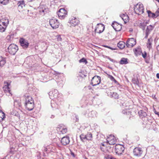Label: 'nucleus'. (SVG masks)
<instances>
[{
  "label": "nucleus",
  "instance_id": "8",
  "mask_svg": "<svg viewBox=\"0 0 159 159\" xmlns=\"http://www.w3.org/2000/svg\"><path fill=\"white\" fill-rule=\"evenodd\" d=\"M100 82V77L98 76L95 75L92 78L91 81V84L93 86H94L99 84Z\"/></svg>",
  "mask_w": 159,
  "mask_h": 159
},
{
  "label": "nucleus",
  "instance_id": "27",
  "mask_svg": "<svg viewBox=\"0 0 159 159\" xmlns=\"http://www.w3.org/2000/svg\"><path fill=\"white\" fill-rule=\"evenodd\" d=\"M117 46L120 49H123L125 46V43L124 42L120 41L117 44Z\"/></svg>",
  "mask_w": 159,
  "mask_h": 159
},
{
  "label": "nucleus",
  "instance_id": "20",
  "mask_svg": "<svg viewBox=\"0 0 159 159\" xmlns=\"http://www.w3.org/2000/svg\"><path fill=\"white\" fill-rule=\"evenodd\" d=\"M9 20L6 17H4L2 18L0 20V23L3 24V25H6L7 26L9 24Z\"/></svg>",
  "mask_w": 159,
  "mask_h": 159
},
{
  "label": "nucleus",
  "instance_id": "54",
  "mask_svg": "<svg viewBox=\"0 0 159 159\" xmlns=\"http://www.w3.org/2000/svg\"><path fill=\"white\" fill-rule=\"evenodd\" d=\"M157 50L158 51H159V45H158L157 46Z\"/></svg>",
  "mask_w": 159,
  "mask_h": 159
},
{
  "label": "nucleus",
  "instance_id": "41",
  "mask_svg": "<svg viewBox=\"0 0 159 159\" xmlns=\"http://www.w3.org/2000/svg\"><path fill=\"white\" fill-rule=\"evenodd\" d=\"M6 63V61L4 60H2L0 61V66H3Z\"/></svg>",
  "mask_w": 159,
  "mask_h": 159
},
{
  "label": "nucleus",
  "instance_id": "2",
  "mask_svg": "<svg viewBox=\"0 0 159 159\" xmlns=\"http://www.w3.org/2000/svg\"><path fill=\"white\" fill-rule=\"evenodd\" d=\"M135 12L138 15L143 14L144 12V8L143 4L138 3L134 7Z\"/></svg>",
  "mask_w": 159,
  "mask_h": 159
},
{
  "label": "nucleus",
  "instance_id": "50",
  "mask_svg": "<svg viewBox=\"0 0 159 159\" xmlns=\"http://www.w3.org/2000/svg\"><path fill=\"white\" fill-rule=\"evenodd\" d=\"M108 59L112 62H113L114 61V60L113 59H111L110 58H109Z\"/></svg>",
  "mask_w": 159,
  "mask_h": 159
},
{
  "label": "nucleus",
  "instance_id": "7",
  "mask_svg": "<svg viewBox=\"0 0 159 159\" xmlns=\"http://www.w3.org/2000/svg\"><path fill=\"white\" fill-rule=\"evenodd\" d=\"M124 147L120 144H116L115 146L116 153L118 155H121L124 150Z\"/></svg>",
  "mask_w": 159,
  "mask_h": 159
},
{
  "label": "nucleus",
  "instance_id": "11",
  "mask_svg": "<svg viewBox=\"0 0 159 159\" xmlns=\"http://www.w3.org/2000/svg\"><path fill=\"white\" fill-rule=\"evenodd\" d=\"M136 40L134 38L129 39L126 42V46L128 48H131L136 44Z\"/></svg>",
  "mask_w": 159,
  "mask_h": 159
},
{
  "label": "nucleus",
  "instance_id": "37",
  "mask_svg": "<svg viewBox=\"0 0 159 159\" xmlns=\"http://www.w3.org/2000/svg\"><path fill=\"white\" fill-rule=\"evenodd\" d=\"M9 1V0H0V2L2 4L5 5L8 3Z\"/></svg>",
  "mask_w": 159,
  "mask_h": 159
},
{
  "label": "nucleus",
  "instance_id": "60",
  "mask_svg": "<svg viewBox=\"0 0 159 159\" xmlns=\"http://www.w3.org/2000/svg\"><path fill=\"white\" fill-rule=\"evenodd\" d=\"M105 86H104V89L106 88V87H105Z\"/></svg>",
  "mask_w": 159,
  "mask_h": 159
},
{
  "label": "nucleus",
  "instance_id": "34",
  "mask_svg": "<svg viewBox=\"0 0 159 159\" xmlns=\"http://www.w3.org/2000/svg\"><path fill=\"white\" fill-rule=\"evenodd\" d=\"M132 82L134 84H138L139 81L137 78H133L132 80Z\"/></svg>",
  "mask_w": 159,
  "mask_h": 159
},
{
  "label": "nucleus",
  "instance_id": "28",
  "mask_svg": "<svg viewBox=\"0 0 159 159\" xmlns=\"http://www.w3.org/2000/svg\"><path fill=\"white\" fill-rule=\"evenodd\" d=\"M10 85V84L7 83V84H6L4 87L3 88L4 89V91L6 92H8L10 93V88H9V86Z\"/></svg>",
  "mask_w": 159,
  "mask_h": 159
},
{
  "label": "nucleus",
  "instance_id": "45",
  "mask_svg": "<svg viewBox=\"0 0 159 159\" xmlns=\"http://www.w3.org/2000/svg\"><path fill=\"white\" fill-rule=\"evenodd\" d=\"M155 14H156L157 17L159 15V8L158 9Z\"/></svg>",
  "mask_w": 159,
  "mask_h": 159
},
{
  "label": "nucleus",
  "instance_id": "22",
  "mask_svg": "<svg viewBox=\"0 0 159 159\" xmlns=\"http://www.w3.org/2000/svg\"><path fill=\"white\" fill-rule=\"evenodd\" d=\"M7 26L0 23V32H3L5 31Z\"/></svg>",
  "mask_w": 159,
  "mask_h": 159
},
{
  "label": "nucleus",
  "instance_id": "47",
  "mask_svg": "<svg viewBox=\"0 0 159 159\" xmlns=\"http://www.w3.org/2000/svg\"><path fill=\"white\" fill-rule=\"evenodd\" d=\"M57 39V40L58 41H61L62 40V39L60 36H58Z\"/></svg>",
  "mask_w": 159,
  "mask_h": 159
},
{
  "label": "nucleus",
  "instance_id": "23",
  "mask_svg": "<svg viewBox=\"0 0 159 159\" xmlns=\"http://www.w3.org/2000/svg\"><path fill=\"white\" fill-rule=\"evenodd\" d=\"M152 41L153 39L151 38H150L148 39L147 43V47L148 48L150 49L152 47Z\"/></svg>",
  "mask_w": 159,
  "mask_h": 159
},
{
  "label": "nucleus",
  "instance_id": "24",
  "mask_svg": "<svg viewBox=\"0 0 159 159\" xmlns=\"http://www.w3.org/2000/svg\"><path fill=\"white\" fill-rule=\"evenodd\" d=\"M128 59L125 58H122L120 60V64H126L128 63Z\"/></svg>",
  "mask_w": 159,
  "mask_h": 159
},
{
  "label": "nucleus",
  "instance_id": "55",
  "mask_svg": "<svg viewBox=\"0 0 159 159\" xmlns=\"http://www.w3.org/2000/svg\"><path fill=\"white\" fill-rule=\"evenodd\" d=\"M54 116L53 115H51V118H53L54 117Z\"/></svg>",
  "mask_w": 159,
  "mask_h": 159
},
{
  "label": "nucleus",
  "instance_id": "49",
  "mask_svg": "<svg viewBox=\"0 0 159 159\" xmlns=\"http://www.w3.org/2000/svg\"><path fill=\"white\" fill-rule=\"evenodd\" d=\"M39 11L40 12H45V9L44 10V9H42V10H40Z\"/></svg>",
  "mask_w": 159,
  "mask_h": 159
},
{
  "label": "nucleus",
  "instance_id": "40",
  "mask_svg": "<svg viewBox=\"0 0 159 159\" xmlns=\"http://www.w3.org/2000/svg\"><path fill=\"white\" fill-rule=\"evenodd\" d=\"M112 96L115 98H118V95L116 93H113L112 95Z\"/></svg>",
  "mask_w": 159,
  "mask_h": 159
},
{
  "label": "nucleus",
  "instance_id": "14",
  "mask_svg": "<svg viewBox=\"0 0 159 159\" xmlns=\"http://www.w3.org/2000/svg\"><path fill=\"white\" fill-rule=\"evenodd\" d=\"M63 100L62 98H60L59 99L56 98L55 101L56 103L51 102V106L53 108H58V105L61 104V102Z\"/></svg>",
  "mask_w": 159,
  "mask_h": 159
},
{
  "label": "nucleus",
  "instance_id": "59",
  "mask_svg": "<svg viewBox=\"0 0 159 159\" xmlns=\"http://www.w3.org/2000/svg\"><path fill=\"white\" fill-rule=\"evenodd\" d=\"M76 119L77 120H78V119H77V117H76Z\"/></svg>",
  "mask_w": 159,
  "mask_h": 159
},
{
  "label": "nucleus",
  "instance_id": "1",
  "mask_svg": "<svg viewBox=\"0 0 159 159\" xmlns=\"http://www.w3.org/2000/svg\"><path fill=\"white\" fill-rule=\"evenodd\" d=\"M25 106L29 111L33 110L34 107V101L32 98L28 95H25Z\"/></svg>",
  "mask_w": 159,
  "mask_h": 159
},
{
  "label": "nucleus",
  "instance_id": "6",
  "mask_svg": "<svg viewBox=\"0 0 159 159\" xmlns=\"http://www.w3.org/2000/svg\"><path fill=\"white\" fill-rule=\"evenodd\" d=\"M80 137L81 139L83 141H84L85 140H92L93 139L92 135L90 132L88 133L86 135H85L84 134H82L80 135Z\"/></svg>",
  "mask_w": 159,
  "mask_h": 159
},
{
  "label": "nucleus",
  "instance_id": "3",
  "mask_svg": "<svg viewBox=\"0 0 159 159\" xmlns=\"http://www.w3.org/2000/svg\"><path fill=\"white\" fill-rule=\"evenodd\" d=\"M58 92L57 90L54 89L52 91L49 93L48 94L51 99H53L54 98L59 99L60 98H62V95L61 94H58Z\"/></svg>",
  "mask_w": 159,
  "mask_h": 159
},
{
  "label": "nucleus",
  "instance_id": "51",
  "mask_svg": "<svg viewBox=\"0 0 159 159\" xmlns=\"http://www.w3.org/2000/svg\"><path fill=\"white\" fill-rule=\"evenodd\" d=\"M71 155L73 157H75V155L74 153L73 152H71Z\"/></svg>",
  "mask_w": 159,
  "mask_h": 159
},
{
  "label": "nucleus",
  "instance_id": "56",
  "mask_svg": "<svg viewBox=\"0 0 159 159\" xmlns=\"http://www.w3.org/2000/svg\"><path fill=\"white\" fill-rule=\"evenodd\" d=\"M110 159H116L114 157H110Z\"/></svg>",
  "mask_w": 159,
  "mask_h": 159
},
{
  "label": "nucleus",
  "instance_id": "9",
  "mask_svg": "<svg viewBox=\"0 0 159 159\" xmlns=\"http://www.w3.org/2000/svg\"><path fill=\"white\" fill-rule=\"evenodd\" d=\"M105 26L102 24H98L95 29V32L100 34L104 30Z\"/></svg>",
  "mask_w": 159,
  "mask_h": 159
},
{
  "label": "nucleus",
  "instance_id": "48",
  "mask_svg": "<svg viewBox=\"0 0 159 159\" xmlns=\"http://www.w3.org/2000/svg\"><path fill=\"white\" fill-rule=\"evenodd\" d=\"M105 46V47H107V48H110V49H112V50H114V49L112 48H111L110 47H109V46Z\"/></svg>",
  "mask_w": 159,
  "mask_h": 159
},
{
  "label": "nucleus",
  "instance_id": "39",
  "mask_svg": "<svg viewBox=\"0 0 159 159\" xmlns=\"http://www.w3.org/2000/svg\"><path fill=\"white\" fill-rule=\"evenodd\" d=\"M115 137L114 135H112V134H110L107 136V140H111L112 139H115Z\"/></svg>",
  "mask_w": 159,
  "mask_h": 159
},
{
  "label": "nucleus",
  "instance_id": "53",
  "mask_svg": "<svg viewBox=\"0 0 159 159\" xmlns=\"http://www.w3.org/2000/svg\"><path fill=\"white\" fill-rule=\"evenodd\" d=\"M155 113L156 114H157L159 116V112H157L156 111Z\"/></svg>",
  "mask_w": 159,
  "mask_h": 159
},
{
  "label": "nucleus",
  "instance_id": "4",
  "mask_svg": "<svg viewBox=\"0 0 159 159\" xmlns=\"http://www.w3.org/2000/svg\"><path fill=\"white\" fill-rule=\"evenodd\" d=\"M18 50V46L14 44H10L8 48V52L12 55H15Z\"/></svg>",
  "mask_w": 159,
  "mask_h": 159
},
{
  "label": "nucleus",
  "instance_id": "18",
  "mask_svg": "<svg viewBox=\"0 0 159 159\" xmlns=\"http://www.w3.org/2000/svg\"><path fill=\"white\" fill-rule=\"evenodd\" d=\"M58 130L62 134L66 133L67 131L66 128L63 125H60L57 127Z\"/></svg>",
  "mask_w": 159,
  "mask_h": 159
},
{
  "label": "nucleus",
  "instance_id": "13",
  "mask_svg": "<svg viewBox=\"0 0 159 159\" xmlns=\"http://www.w3.org/2000/svg\"><path fill=\"white\" fill-rule=\"evenodd\" d=\"M19 42L20 43V45L24 48H27L28 47L29 45V43L27 40L23 39L20 38L19 40Z\"/></svg>",
  "mask_w": 159,
  "mask_h": 159
},
{
  "label": "nucleus",
  "instance_id": "10",
  "mask_svg": "<svg viewBox=\"0 0 159 159\" xmlns=\"http://www.w3.org/2000/svg\"><path fill=\"white\" fill-rule=\"evenodd\" d=\"M67 12L64 8H61L57 12V15L59 18L61 19L64 18L66 15Z\"/></svg>",
  "mask_w": 159,
  "mask_h": 159
},
{
  "label": "nucleus",
  "instance_id": "15",
  "mask_svg": "<svg viewBox=\"0 0 159 159\" xmlns=\"http://www.w3.org/2000/svg\"><path fill=\"white\" fill-rule=\"evenodd\" d=\"M142 152L143 151L141 148L136 147L134 149L133 153L134 155L137 157H140L141 156Z\"/></svg>",
  "mask_w": 159,
  "mask_h": 159
},
{
  "label": "nucleus",
  "instance_id": "52",
  "mask_svg": "<svg viewBox=\"0 0 159 159\" xmlns=\"http://www.w3.org/2000/svg\"><path fill=\"white\" fill-rule=\"evenodd\" d=\"M156 76L157 78L159 79V73H157V74Z\"/></svg>",
  "mask_w": 159,
  "mask_h": 159
},
{
  "label": "nucleus",
  "instance_id": "17",
  "mask_svg": "<svg viewBox=\"0 0 159 159\" xmlns=\"http://www.w3.org/2000/svg\"><path fill=\"white\" fill-rule=\"evenodd\" d=\"M70 26H75L79 23V20L75 17H73L69 22Z\"/></svg>",
  "mask_w": 159,
  "mask_h": 159
},
{
  "label": "nucleus",
  "instance_id": "32",
  "mask_svg": "<svg viewBox=\"0 0 159 159\" xmlns=\"http://www.w3.org/2000/svg\"><path fill=\"white\" fill-rule=\"evenodd\" d=\"M107 142L110 145H114L116 142L115 139H112L111 140H107Z\"/></svg>",
  "mask_w": 159,
  "mask_h": 159
},
{
  "label": "nucleus",
  "instance_id": "30",
  "mask_svg": "<svg viewBox=\"0 0 159 159\" xmlns=\"http://www.w3.org/2000/svg\"><path fill=\"white\" fill-rule=\"evenodd\" d=\"M140 116L142 118L145 117L147 116L146 113L142 110H140L139 112Z\"/></svg>",
  "mask_w": 159,
  "mask_h": 159
},
{
  "label": "nucleus",
  "instance_id": "42",
  "mask_svg": "<svg viewBox=\"0 0 159 159\" xmlns=\"http://www.w3.org/2000/svg\"><path fill=\"white\" fill-rule=\"evenodd\" d=\"M142 56L143 58H145L147 56V52H144V53L142 52Z\"/></svg>",
  "mask_w": 159,
  "mask_h": 159
},
{
  "label": "nucleus",
  "instance_id": "25",
  "mask_svg": "<svg viewBox=\"0 0 159 159\" xmlns=\"http://www.w3.org/2000/svg\"><path fill=\"white\" fill-rule=\"evenodd\" d=\"M18 8L20 9H22L23 7H25L24 2L23 1H19L17 3Z\"/></svg>",
  "mask_w": 159,
  "mask_h": 159
},
{
  "label": "nucleus",
  "instance_id": "46",
  "mask_svg": "<svg viewBox=\"0 0 159 159\" xmlns=\"http://www.w3.org/2000/svg\"><path fill=\"white\" fill-rule=\"evenodd\" d=\"M149 34H150V33H149L148 32H145L146 36H145V38L147 39V38L148 37V35Z\"/></svg>",
  "mask_w": 159,
  "mask_h": 159
},
{
  "label": "nucleus",
  "instance_id": "35",
  "mask_svg": "<svg viewBox=\"0 0 159 159\" xmlns=\"http://www.w3.org/2000/svg\"><path fill=\"white\" fill-rule=\"evenodd\" d=\"M109 78L111 81H114L115 83H118L117 81L115 79L114 77L111 75H109L108 76Z\"/></svg>",
  "mask_w": 159,
  "mask_h": 159
},
{
  "label": "nucleus",
  "instance_id": "57",
  "mask_svg": "<svg viewBox=\"0 0 159 159\" xmlns=\"http://www.w3.org/2000/svg\"><path fill=\"white\" fill-rule=\"evenodd\" d=\"M91 113H95V112H94V111H92L91 112Z\"/></svg>",
  "mask_w": 159,
  "mask_h": 159
},
{
  "label": "nucleus",
  "instance_id": "31",
  "mask_svg": "<svg viewBox=\"0 0 159 159\" xmlns=\"http://www.w3.org/2000/svg\"><path fill=\"white\" fill-rule=\"evenodd\" d=\"M153 28L154 26L152 25H149L147 26L146 32L150 33V32L153 30Z\"/></svg>",
  "mask_w": 159,
  "mask_h": 159
},
{
  "label": "nucleus",
  "instance_id": "26",
  "mask_svg": "<svg viewBox=\"0 0 159 159\" xmlns=\"http://www.w3.org/2000/svg\"><path fill=\"white\" fill-rule=\"evenodd\" d=\"M147 12L148 14V16L149 17L152 18H155L157 17L156 14L154 13H152L151 11L148 10L147 11Z\"/></svg>",
  "mask_w": 159,
  "mask_h": 159
},
{
  "label": "nucleus",
  "instance_id": "33",
  "mask_svg": "<svg viewBox=\"0 0 159 159\" xmlns=\"http://www.w3.org/2000/svg\"><path fill=\"white\" fill-rule=\"evenodd\" d=\"M146 25V23L145 22L141 23L139 25V27L140 28L144 30L145 28Z\"/></svg>",
  "mask_w": 159,
  "mask_h": 159
},
{
  "label": "nucleus",
  "instance_id": "5",
  "mask_svg": "<svg viewBox=\"0 0 159 159\" xmlns=\"http://www.w3.org/2000/svg\"><path fill=\"white\" fill-rule=\"evenodd\" d=\"M49 24L53 29H56L59 27V23L54 18H52L49 20Z\"/></svg>",
  "mask_w": 159,
  "mask_h": 159
},
{
  "label": "nucleus",
  "instance_id": "43",
  "mask_svg": "<svg viewBox=\"0 0 159 159\" xmlns=\"http://www.w3.org/2000/svg\"><path fill=\"white\" fill-rule=\"evenodd\" d=\"M129 112V111H127L126 110H124L122 111V113L124 114H127Z\"/></svg>",
  "mask_w": 159,
  "mask_h": 159
},
{
  "label": "nucleus",
  "instance_id": "36",
  "mask_svg": "<svg viewBox=\"0 0 159 159\" xmlns=\"http://www.w3.org/2000/svg\"><path fill=\"white\" fill-rule=\"evenodd\" d=\"M134 53L136 55L138 56L141 54L142 53V52L139 49H135Z\"/></svg>",
  "mask_w": 159,
  "mask_h": 159
},
{
  "label": "nucleus",
  "instance_id": "16",
  "mask_svg": "<svg viewBox=\"0 0 159 159\" xmlns=\"http://www.w3.org/2000/svg\"><path fill=\"white\" fill-rule=\"evenodd\" d=\"M70 138L68 136L63 137L61 139V143L63 145H66L70 143Z\"/></svg>",
  "mask_w": 159,
  "mask_h": 159
},
{
  "label": "nucleus",
  "instance_id": "44",
  "mask_svg": "<svg viewBox=\"0 0 159 159\" xmlns=\"http://www.w3.org/2000/svg\"><path fill=\"white\" fill-rule=\"evenodd\" d=\"M49 146H44V147L43 151L46 152L48 150V148H49Z\"/></svg>",
  "mask_w": 159,
  "mask_h": 159
},
{
  "label": "nucleus",
  "instance_id": "12",
  "mask_svg": "<svg viewBox=\"0 0 159 159\" xmlns=\"http://www.w3.org/2000/svg\"><path fill=\"white\" fill-rule=\"evenodd\" d=\"M111 26L116 31H120L122 29V25L116 22H113L111 24Z\"/></svg>",
  "mask_w": 159,
  "mask_h": 159
},
{
  "label": "nucleus",
  "instance_id": "58",
  "mask_svg": "<svg viewBox=\"0 0 159 159\" xmlns=\"http://www.w3.org/2000/svg\"><path fill=\"white\" fill-rule=\"evenodd\" d=\"M158 2H159V0H156Z\"/></svg>",
  "mask_w": 159,
  "mask_h": 159
},
{
  "label": "nucleus",
  "instance_id": "21",
  "mask_svg": "<svg viewBox=\"0 0 159 159\" xmlns=\"http://www.w3.org/2000/svg\"><path fill=\"white\" fill-rule=\"evenodd\" d=\"M120 16L124 20L125 22H126L128 19V16L126 14H123L120 15Z\"/></svg>",
  "mask_w": 159,
  "mask_h": 159
},
{
  "label": "nucleus",
  "instance_id": "38",
  "mask_svg": "<svg viewBox=\"0 0 159 159\" xmlns=\"http://www.w3.org/2000/svg\"><path fill=\"white\" fill-rule=\"evenodd\" d=\"M79 62L80 63L83 62L85 63V64H86L88 63V62L87 60L84 58H83L81 59H80L79 61Z\"/></svg>",
  "mask_w": 159,
  "mask_h": 159
},
{
  "label": "nucleus",
  "instance_id": "19",
  "mask_svg": "<svg viewBox=\"0 0 159 159\" xmlns=\"http://www.w3.org/2000/svg\"><path fill=\"white\" fill-rule=\"evenodd\" d=\"M14 106L18 108L20 110H21L22 105L21 104L20 100H15L14 102Z\"/></svg>",
  "mask_w": 159,
  "mask_h": 159
},
{
  "label": "nucleus",
  "instance_id": "29",
  "mask_svg": "<svg viewBox=\"0 0 159 159\" xmlns=\"http://www.w3.org/2000/svg\"><path fill=\"white\" fill-rule=\"evenodd\" d=\"M5 118V114L2 111L0 110V122L2 121Z\"/></svg>",
  "mask_w": 159,
  "mask_h": 159
}]
</instances>
